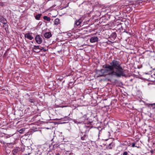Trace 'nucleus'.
Instances as JSON below:
<instances>
[{"label": "nucleus", "instance_id": "1", "mask_svg": "<svg viewBox=\"0 0 155 155\" xmlns=\"http://www.w3.org/2000/svg\"><path fill=\"white\" fill-rule=\"evenodd\" d=\"M103 68H104L101 70V76L115 77L118 78L126 77L120 62L115 60H113L110 64L104 65Z\"/></svg>", "mask_w": 155, "mask_h": 155}, {"label": "nucleus", "instance_id": "2", "mask_svg": "<svg viewBox=\"0 0 155 155\" xmlns=\"http://www.w3.org/2000/svg\"><path fill=\"white\" fill-rule=\"evenodd\" d=\"M35 40L37 42L38 44H41L42 41V39L41 36L38 35H36L35 37Z\"/></svg>", "mask_w": 155, "mask_h": 155}, {"label": "nucleus", "instance_id": "3", "mask_svg": "<svg viewBox=\"0 0 155 155\" xmlns=\"http://www.w3.org/2000/svg\"><path fill=\"white\" fill-rule=\"evenodd\" d=\"M32 33L29 32L27 33H26L25 35V38H27L28 39L31 40H32L34 38L32 36Z\"/></svg>", "mask_w": 155, "mask_h": 155}, {"label": "nucleus", "instance_id": "4", "mask_svg": "<svg viewBox=\"0 0 155 155\" xmlns=\"http://www.w3.org/2000/svg\"><path fill=\"white\" fill-rule=\"evenodd\" d=\"M90 40L91 42L94 43L98 42L99 40V38L97 36H94L91 37Z\"/></svg>", "mask_w": 155, "mask_h": 155}, {"label": "nucleus", "instance_id": "5", "mask_svg": "<svg viewBox=\"0 0 155 155\" xmlns=\"http://www.w3.org/2000/svg\"><path fill=\"white\" fill-rule=\"evenodd\" d=\"M0 22L5 24L7 23V21L3 16L0 15Z\"/></svg>", "mask_w": 155, "mask_h": 155}, {"label": "nucleus", "instance_id": "6", "mask_svg": "<svg viewBox=\"0 0 155 155\" xmlns=\"http://www.w3.org/2000/svg\"><path fill=\"white\" fill-rule=\"evenodd\" d=\"M117 34L115 32H113L110 36V38L111 40H113L116 38Z\"/></svg>", "mask_w": 155, "mask_h": 155}, {"label": "nucleus", "instance_id": "7", "mask_svg": "<svg viewBox=\"0 0 155 155\" xmlns=\"http://www.w3.org/2000/svg\"><path fill=\"white\" fill-rule=\"evenodd\" d=\"M82 22V20L81 19H80L78 20H76L74 23V26L77 27L81 24Z\"/></svg>", "mask_w": 155, "mask_h": 155}, {"label": "nucleus", "instance_id": "8", "mask_svg": "<svg viewBox=\"0 0 155 155\" xmlns=\"http://www.w3.org/2000/svg\"><path fill=\"white\" fill-rule=\"evenodd\" d=\"M51 34L50 32H48L45 33L44 36L45 38H49L51 36Z\"/></svg>", "mask_w": 155, "mask_h": 155}, {"label": "nucleus", "instance_id": "9", "mask_svg": "<svg viewBox=\"0 0 155 155\" xmlns=\"http://www.w3.org/2000/svg\"><path fill=\"white\" fill-rule=\"evenodd\" d=\"M48 49H32V50L35 52L38 53L40 51H43L45 52L47 51Z\"/></svg>", "mask_w": 155, "mask_h": 155}, {"label": "nucleus", "instance_id": "10", "mask_svg": "<svg viewBox=\"0 0 155 155\" xmlns=\"http://www.w3.org/2000/svg\"><path fill=\"white\" fill-rule=\"evenodd\" d=\"M119 43L118 42H114L111 43V45L115 48H117V47Z\"/></svg>", "mask_w": 155, "mask_h": 155}, {"label": "nucleus", "instance_id": "11", "mask_svg": "<svg viewBox=\"0 0 155 155\" xmlns=\"http://www.w3.org/2000/svg\"><path fill=\"white\" fill-rule=\"evenodd\" d=\"M114 143L113 142H112L110 143L107 147L108 149H111L113 147H114Z\"/></svg>", "mask_w": 155, "mask_h": 155}, {"label": "nucleus", "instance_id": "12", "mask_svg": "<svg viewBox=\"0 0 155 155\" xmlns=\"http://www.w3.org/2000/svg\"><path fill=\"white\" fill-rule=\"evenodd\" d=\"M60 23V20L58 18H56L54 21V24L56 25H57Z\"/></svg>", "mask_w": 155, "mask_h": 155}, {"label": "nucleus", "instance_id": "13", "mask_svg": "<svg viewBox=\"0 0 155 155\" xmlns=\"http://www.w3.org/2000/svg\"><path fill=\"white\" fill-rule=\"evenodd\" d=\"M43 18L44 20H46L48 21H49L51 20V18L50 17H48L46 16H45L43 17Z\"/></svg>", "mask_w": 155, "mask_h": 155}, {"label": "nucleus", "instance_id": "14", "mask_svg": "<svg viewBox=\"0 0 155 155\" xmlns=\"http://www.w3.org/2000/svg\"><path fill=\"white\" fill-rule=\"evenodd\" d=\"M42 14H39L38 15H37L35 16V18L37 20H39L40 19V18Z\"/></svg>", "mask_w": 155, "mask_h": 155}, {"label": "nucleus", "instance_id": "15", "mask_svg": "<svg viewBox=\"0 0 155 155\" xmlns=\"http://www.w3.org/2000/svg\"><path fill=\"white\" fill-rule=\"evenodd\" d=\"M29 101L31 103H34L35 101V100L34 97H31L29 99Z\"/></svg>", "mask_w": 155, "mask_h": 155}, {"label": "nucleus", "instance_id": "16", "mask_svg": "<svg viewBox=\"0 0 155 155\" xmlns=\"http://www.w3.org/2000/svg\"><path fill=\"white\" fill-rule=\"evenodd\" d=\"M81 118L82 119V121L81 122H83L84 120H87V116L85 115H84Z\"/></svg>", "mask_w": 155, "mask_h": 155}, {"label": "nucleus", "instance_id": "17", "mask_svg": "<svg viewBox=\"0 0 155 155\" xmlns=\"http://www.w3.org/2000/svg\"><path fill=\"white\" fill-rule=\"evenodd\" d=\"M87 136L86 135H84L83 137H81V139L82 140H85L86 138H87Z\"/></svg>", "mask_w": 155, "mask_h": 155}, {"label": "nucleus", "instance_id": "18", "mask_svg": "<svg viewBox=\"0 0 155 155\" xmlns=\"http://www.w3.org/2000/svg\"><path fill=\"white\" fill-rule=\"evenodd\" d=\"M5 2H0V6L3 7L4 5Z\"/></svg>", "mask_w": 155, "mask_h": 155}, {"label": "nucleus", "instance_id": "19", "mask_svg": "<svg viewBox=\"0 0 155 155\" xmlns=\"http://www.w3.org/2000/svg\"><path fill=\"white\" fill-rule=\"evenodd\" d=\"M150 105H151L153 108H155V103L151 104H150Z\"/></svg>", "mask_w": 155, "mask_h": 155}, {"label": "nucleus", "instance_id": "20", "mask_svg": "<svg viewBox=\"0 0 155 155\" xmlns=\"http://www.w3.org/2000/svg\"><path fill=\"white\" fill-rule=\"evenodd\" d=\"M127 153L126 151L124 152L123 155H127Z\"/></svg>", "mask_w": 155, "mask_h": 155}, {"label": "nucleus", "instance_id": "21", "mask_svg": "<svg viewBox=\"0 0 155 155\" xmlns=\"http://www.w3.org/2000/svg\"><path fill=\"white\" fill-rule=\"evenodd\" d=\"M132 147H134L135 146V143H132Z\"/></svg>", "mask_w": 155, "mask_h": 155}, {"label": "nucleus", "instance_id": "22", "mask_svg": "<svg viewBox=\"0 0 155 155\" xmlns=\"http://www.w3.org/2000/svg\"><path fill=\"white\" fill-rule=\"evenodd\" d=\"M74 122H75V123L78 124V123H81V122H78L77 121H75Z\"/></svg>", "mask_w": 155, "mask_h": 155}, {"label": "nucleus", "instance_id": "23", "mask_svg": "<svg viewBox=\"0 0 155 155\" xmlns=\"http://www.w3.org/2000/svg\"><path fill=\"white\" fill-rule=\"evenodd\" d=\"M146 52H152V51H147Z\"/></svg>", "mask_w": 155, "mask_h": 155}, {"label": "nucleus", "instance_id": "24", "mask_svg": "<svg viewBox=\"0 0 155 155\" xmlns=\"http://www.w3.org/2000/svg\"><path fill=\"white\" fill-rule=\"evenodd\" d=\"M39 48V47H38V48Z\"/></svg>", "mask_w": 155, "mask_h": 155}]
</instances>
